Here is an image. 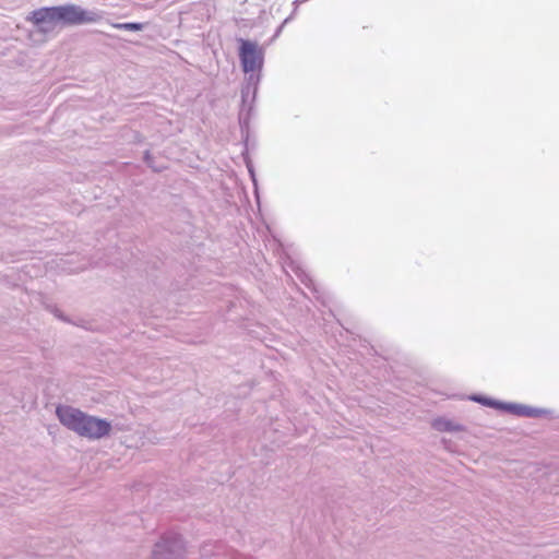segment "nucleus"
<instances>
[{
	"mask_svg": "<svg viewBox=\"0 0 559 559\" xmlns=\"http://www.w3.org/2000/svg\"><path fill=\"white\" fill-rule=\"evenodd\" d=\"M103 17V12L98 9H85L74 3H67L36 9L31 12L27 20L41 32H48L56 24L63 26L94 24L100 22Z\"/></svg>",
	"mask_w": 559,
	"mask_h": 559,
	"instance_id": "nucleus-1",
	"label": "nucleus"
},
{
	"mask_svg": "<svg viewBox=\"0 0 559 559\" xmlns=\"http://www.w3.org/2000/svg\"><path fill=\"white\" fill-rule=\"evenodd\" d=\"M264 49L257 41L238 39V58L245 73L240 87V100H257L262 70L264 66Z\"/></svg>",
	"mask_w": 559,
	"mask_h": 559,
	"instance_id": "nucleus-2",
	"label": "nucleus"
},
{
	"mask_svg": "<svg viewBox=\"0 0 559 559\" xmlns=\"http://www.w3.org/2000/svg\"><path fill=\"white\" fill-rule=\"evenodd\" d=\"M56 416L69 430L88 440L106 438L112 430L111 421L108 419L88 415L69 405H58Z\"/></svg>",
	"mask_w": 559,
	"mask_h": 559,
	"instance_id": "nucleus-3",
	"label": "nucleus"
},
{
	"mask_svg": "<svg viewBox=\"0 0 559 559\" xmlns=\"http://www.w3.org/2000/svg\"><path fill=\"white\" fill-rule=\"evenodd\" d=\"M255 102L257 100H240L239 112H238V122L240 127L241 133V142L243 145V150L241 151V156L245 157V154H249L250 150H254L257 146V139L252 134L250 122L255 114Z\"/></svg>",
	"mask_w": 559,
	"mask_h": 559,
	"instance_id": "nucleus-4",
	"label": "nucleus"
},
{
	"mask_svg": "<svg viewBox=\"0 0 559 559\" xmlns=\"http://www.w3.org/2000/svg\"><path fill=\"white\" fill-rule=\"evenodd\" d=\"M183 547L181 535L174 532L166 533L155 544L151 559H183Z\"/></svg>",
	"mask_w": 559,
	"mask_h": 559,
	"instance_id": "nucleus-5",
	"label": "nucleus"
},
{
	"mask_svg": "<svg viewBox=\"0 0 559 559\" xmlns=\"http://www.w3.org/2000/svg\"><path fill=\"white\" fill-rule=\"evenodd\" d=\"M507 413L518 416V417H526V418H558L555 412L549 408L534 407L525 404L509 402Z\"/></svg>",
	"mask_w": 559,
	"mask_h": 559,
	"instance_id": "nucleus-6",
	"label": "nucleus"
},
{
	"mask_svg": "<svg viewBox=\"0 0 559 559\" xmlns=\"http://www.w3.org/2000/svg\"><path fill=\"white\" fill-rule=\"evenodd\" d=\"M282 269L289 277L295 275L301 284L309 288L312 293H317L316 285L311 276L307 273L300 262L286 257L282 262Z\"/></svg>",
	"mask_w": 559,
	"mask_h": 559,
	"instance_id": "nucleus-7",
	"label": "nucleus"
},
{
	"mask_svg": "<svg viewBox=\"0 0 559 559\" xmlns=\"http://www.w3.org/2000/svg\"><path fill=\"white\" fill-rule=\"evenodd\" d=\"M469 401H473L475 403H478L483 406L490 407L500 412L507 413L508 404L509 402L496 400L493 397L484 395V394H472L468 396Z\"/></svg>",
	"mask_w": 559,
	"mask_h": 559,
	"instance_id": "nucleus-8",
	"label": "nucleus"
},
{
	"mask_svg": "<svg viewBox=\"0 0 559 559\" xmlns=\"http://www.w3.org/2000/svg\"><path fill=\"white\" fill-rule=\"evenodd\" d=\"M432 427L440 432H455L461 431L463 428L461 425L447 418H437L432 423Z\"/></svg>",
	"mask_w": 559,
	"mask_h": 559,
	"instance_id": "nucleus-9",
	"label": "nucleus"
},
{
	"mask_svg": "<svg viewBox=\"0 0 559 559\" xmlns=\"http://www.w3.org/2000/svg\"><path fill=\"white\" fill-rule=\"evenodd\" d=\"M112 27L119 31L140 32L144 29L145 24L140 22H123L114 23Z\"/></svg>",
	"mask_w": 559,
	"mask_h": 559,
	"instance_id": "nucleus-10",
	"label": "nucleus"
},
{
	"mask_svg": "<svg viewBox=\"0 0 559 559\" xmlns=\"http://www.w3.org/2000/svg\"><path fill=\"white\" fill-rule=\"evenodd\" d=\"M243 159V163L248 169V173H249V176H250V179L253 183V186L257 188L258 186V181H257V175H255V170H254V166H253V163H252V159L250 157V154H245V157H242Z\"/></svg>",
	"mask_w": 559,
	"mask_h": 559,
	"instance_id": "nucleus-11",
	"label": "nucleus"
},
{
	"mask_svg": "<svg viewBox=\"0 0 559 559\" xmlns=\"http://www.w3.org/2000/svg\"><path fill=\"white\" fill-rule=\"evenodd\" d=\"M144 160H145V163L147 164V166H150L151 168H153L155 171H159V170H160V168H158V167H155V166H154V164H153V162H152V156H151V154H150V152H148V151H146V152L144 153Z\"/></svg>",
	"mask_w": 559,
	"mask_h": 559,
	"instance_id": "nucleus-12",
	"label": "nucleus"
},
{
	"mask_svg": "<svg viewBox=\"0 0 559 559\" xmlns=\"http://www.w3.org/2000/svg\"><path fill=\"white\" fill-rule=\"evenodd\" d=\"M289 20H290V16L285 19L284 22L276 28L275 34H274L275 37L281 34V32L283 31V27L285 26L286 23H288Z\"/></svg>",
	"mask_w": 559,
	"mask_h": 559,
	"instance_id": "nucleus-13",
	"label": "nucleus"
}]
</instances>
